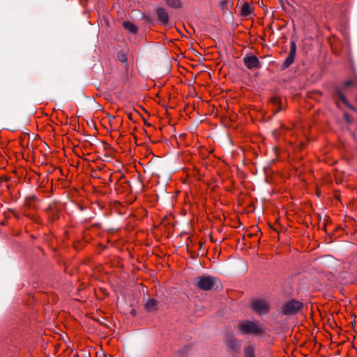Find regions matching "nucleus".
<instances>
[{"label": "nucleus", "mask_w": 357, "mask_h": 357, "mask_svg": "<svg viewBox=\"0 0 357 357\" xmlns=\"http://www.w3.org/2000/svg\"><path fill=\"white\" fill-rule=\"evenodd\" d=\"M218 280L211 275H201L195 279L196 287L202 291H211L217 287Z\"/></svg>", "instance_id": "obj_1"}, {"label": "nucleus", "mask_w": 357, "mask_h": 357, "mask_svg": "<svg viewBox=\"0 0 357 357\" xmlns=\"http://www.w3.org/2000/svg\"><path fill=\"white\" fill-rule=\"evenodd\" d=\"M238 328L243 335H257L262 331L260 324L251 321H243L238 324Z\"/></svg>", "instance_id": "obj_2"}, {"label": "nucleus", "mask_w": 357, "mask_h": 357, "mask_svg": "<svg viewBox=\"0 0 357 357\" xmlns=\"http://www.w3.org/2000/svg\"><path fill=\"white\" fill-rule=\"evenodd\" d=\"M251 308L258 314H265L269 310L268 303L265 299L254 298L251 302Z\"/></svg>", "instance_id": "obj_3"}, {"label": "nucleus", "mask_w": 357, "mask_h": 357, "mask_svg": "<svg viewBox=\"0 0 357 357\" xmlns=\"http://www.w3.org/2000/svg\"><path fill=\"white\" fill-rule=\"evenodd\" d=\"M303 307V303L296 300H291L284 303L282 307L284 314L289 315L298 312Z\"/></svg>", "instance_id": "obj_4"}, {"label": "nucleus", "mask_w": 357, "mask_h": 357, "mask_svg": "<svg viewBox=\"0 0 357 357\" xmlns=\"http://www.w3.org/2000/svg\"><path fill=\"white\" fill-rule=\"evenodd\" d=\"M296 52V45L294 41H291L290 44V52L288 56L282 63V68L286 69L289 68L294 61Z\"/></svg>", "instance_id": "obj_5"}, {"label": "nucleus", "mask_w": 357, "mask_h": 357, "mask_svg": "<svg viewBox=\"0 0 357 357\" xmlns=\"http://www.w3.org/2000/svg\"><path fill=\"white\" fill-rule=\"evenodd\" d=\"M245 66L250 70L259 68L260 62L257 56L255 55H247L243 58Z\"/></svg>", "instance_id": "obj_6"}, {"label": "nucleus", "mask_w": 357, "mask_h": 357, "mask_svg": "<svg viewBox=\"0 0 357 357\" xmlns=\"http://www.w3.org/2000/svg\"><path fill=\"white\" fill-rule=\"evenodd\" d=\"M157 16L162 24H167L169 22V15L167 12L162 8L157 10Z\"/></svg>", "instance_id": "obj_7"}, {"label": "nucleus", "mask_w": 357, "mask_h": 357, "mask_svg": "<svg viewBox=\"0 0 357 357\" xmlns=\"http://www.w3.org/2000/svg\"><path fill=\"white\" fill-rule=\"evenodd\" d=\"M227 344L229 347L234 351L238 350L241 347V342L234 337H231L227 340Z\"/></svg>", "instance_id": "obj_8"}, {"label": "nucleus", "mask_w": 357, "mask_h": 357, "mask_svg": "<svg viewBox=\"0 0 357 357\" xmlns=\"http://www.w3.org/2000/svg\"><path fill=\"white\" fill-rule=\"evenodd\" d=\"M255 347L254 345H248L244 347V357H256Z\"/></svg>", "instance_id": "obj_9"}, {"label": "nucleus", "mask_w": 357, "mask_h": 357, "mask_svg": "<svg viewBox=\"0 0 357 357\" xmlns=\"http://www.w3.org/2000/svg\"><path fill=\"white\" fill-rule=\"evenodd\" d=\"M145 308L146 310L151 312L157 309V302L155 299H149L145 304Z\"/></svg>", "instance_id": "obj_10"}, {"label": "nucleus", "mask_w": 357, "mask_h": 357, "mask_svg": "<svg viewBox=\"0 0 357 357\" xmlns=\"http://www.w3.org/2000/svg\"><path fill=\"white\" fill-rule=\"evenodd\" d=\"M123 26L132 33H136L137 32V27L133 23L124 22Z\"/></svg>", "instance_id": "obj_11"}, {"label": "nucleus", "mask_w": 357, "mask_h": 357, "mask_svg": "<svg viewBox=\"0 0 357 357\" xmlns=\"http://www.w3.org/2000/svg\"><path fill=\"white\" fill-rule=\"evenodd\" d=\"M252 13V8L249 3L245 2L241 6V14L243 16H248Z\"/></svg>", "instance_id": "obj_12"}, {"label": "nucleus", "mask_w": 357, "mask_h": 357, "mask_svg": "<svg viewBox=\"0 0 357 357\" xmlns=\"http://www.w3.org/2000/svg\"><path fill=\"white\" fill-rule=\"evenodd\" d=\"M166 3L172 8H179L181 6V1L179 0H165Z\"/></svg>", "instance_id": "obj_13"}, {"label": "nucleus", "mask_w": 357, "mask_h": 357, "mask_svg": "<svg viewBox=\"0 0 357 357\" xmlns=\"http://www.w3.org/2000/svg\"><path fill=\"white\" fill-rule=\"evenodd\" d=\"M338 96H339V98L345 104V105H348L347 104V99L345 98V96L342 93H338Z\"/></svg>", "instance_id": "obj_14"}, {"label": "nucleus", "mask_w": 357, "mask_h": 357, "mask_svg": "<svg viewBox=\"0 0 357 357\" xmlns=\"http://www.w3.org/2000/svg\"><path fill=\"white\" fill-rule=\"evenodd\" d=\"M353 84H354V82H353V81H347V82H345L344 87L345 88H348V87H349Z\"/></svg>", "instance_id": "obj_15"}, {"label": "nucleus", "mask_w": 357, "mask_h": 357, "mask_svg": "<svg viewBox=\"0 0 357 357\" xmlns=\"http://www.w3.org/2000/svg\"><path fill=\"white\" fill-rule=\"evenodd\" d=\"M119 59L122 62H125L126 61V56L125 55L122 54V55H119Z\"/></svg>", "instance_id": "obj_16"}]
</instances>
